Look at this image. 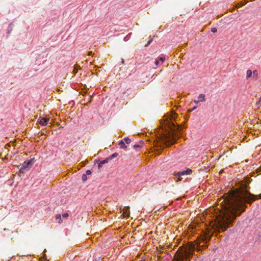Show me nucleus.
I'll use <instances>...</instances> for the list:
<instances>
[{
    "label": "nucleus",
    "mask_w": 261,
    "mask_h": 261,
    "mask_svg": "<svg viewBox=\"0 0 261 261\" xmlns=\"http://www.w3.org/2000/svg\"><path fill=\"white\" fill-rule=\"evenodd\" d=\"M87 174L88 175L91 174V171L90 170H87Z\"/></svg>",
    "instance_id": "f3484780"
},
{
    "label": "nucleus",
    "mask_w": 261,
    "mask_h": 261,
    "mask_svg": "<svg viewBox=\"0 0 261 261\" xmlns=\"http://www.w3.org/2000/svg\"><path fill=\"white\" fill-rule=\"evenodd\" d=\"M159 62L158 60H156L155 62V65L157 66L159 64Z\"/></svg>",
    "instance_id": "aec40b11"
},
{
    "label": "nucleus",
    "mask_w": 261,
    "mask_h": 261,
    "mask_svg": "<svg viewBox=\"0 0 261 261\" xmlns=\"http://www.w3.org/2000/svg\"><path fill=\"white\" fill-rule=\"evenodd\" d=\"M129 210V207H124L122 210V214L121 217L123 218H128L130 214Z\"/></svg>",
    "instance_id": "39448f33"
},
{
    "label": "nucleus",
    "mask_w": 261,
    "mask_h": 261,
    "mask_svg": "<svg viewBox=\"0 0 261 261\" xmlns=\"http://www.w3.org/2000/svg\"><path fill=\"white\" fill-rule=\"evenodd\" d=\"M49 118L47 117H39L38 119V122L42 126H45L47 125Z\"/></svg>",
    "instance_id": "20e7f679"
},
{
    "label": "nucleus",
    "mask_w": 261,
    "mask_h": 261,
    "mask_svg": "<svg viewBox=\"0 0 261 261\" xmlns=\"http://www.w3.org/2000/svg\"><path fill=\"white\" fill-rule=\"evenodd\" d=\"M119 145H120V147L121 148L124 149V148H127V146H126V145L125 144V143L123 141H121L119 143Z\"/></svg>",
    "instance_id": "1a4fd4ad"
},
{
    "label": "nucleus",
    "mask_w": 261,
    "mask_h": 261,
    "mask_svg": "<svg viewBox=\"0 0 261 261\" xmlns=\"http://www.w3.org/2000/svg\"><path fill=\"white\" fill-rule=\"evenodd\" d=\"M44 260H45V258H44L41 259V261H44Z\"/></svg>",
    "instance_id": "4be33fe9"
},
{
    "label": "nucleus",
    "mask_w": 261,
    "mask_h": 261,
    "mask_svg": "<svg viewBox=\"0 0 261 261\" xmlns=\"http://www.w3.org/2000/svg\"><path fill=\"white\" fill-rule=\"evenodd\" d=\"M56 218H57V219H59V222L61 223V222H60V220H61V215H57L56 216Z\"/></svg>",
    "instance_id": "2eb2a0df"
},
{
    "label": "nucleus",
    "mask_w": 261,
    "mask_h": 261,
    "mask_svg": "<svg viewBox=\"0 0 261 261\" xmlns=\"http://www.w3.org/2000/svg\"><path fill=\"white\" fill-rule=\"evenodd\" d=\"M107 162H108V161L103 160V161L101 162V164H105Z\"/></svg>",
    "instance_id": "6ab92c4d"
},
{
    "label": "nucleus",
    "mask_w": 261,
    "mask_h": 261,
    "mask_svg": "<svg viewBox=\"0 0 261 261\" xmlns=\"http://www.w3.org/2000/svg\"><path fill=\"white\" fill-rule=\"evenodd\" d=\"M255 195H224L220 199V207H211L203 215L204 221L198 225L196 222H193L188 226V230L196 229L199 227L202 230L201 234L197 240L182 246L177 251L173 261H189L192 255L195 245L198 250H200L201 243H207L214 232L224 231L231 223L233 220L240 215L245 210L246 203H251L256 199ZM219 204L217 206H218Z\"/></svg>",
    "instance_id": "f257e3e1"
},
{
    "label": "nucleus",
    "mask_w": 261,
    "mask_h": 261,
    "mask_svg": "<svg viewBox=\"0 0 261 261\" xmlns=\"http://www.w3.org/2000/svg\"><path fill=\"white\" fill-rule=\"evenodd\" d=\"M64 218H67L68 217V214L67 213H65L62 215Z\"/></svg>",
    "instance_id": "4468645a"
},
{
    "label": "nucleus",
    "mask_w": 261,
    "mask_h": 261,
    "mask_svg": "<svg viewBox=\"0 0 261 261\" xmlns=\"http://www.w3.org/2000/svg\"><path fill=\"white\" fill-rule=\"evenodd\" d=\"M118 155V153H113L112 156H111V158H115L116 156H117Z\"/></svg>",
    "instance_id": "9b49d317"
},
{
    "label": "nucleus",
    "mask_w": 261,
    "mask_h": 261,
    "mask_svg": "<svg viewBox=\"0 0 261 261\" xmlns=\"http://www.w3.org/2000/svg\"><path fill=\"white\" fill-rule=\"evenodd\" d=\"M192 171L191 169H188L186 170H184L182 171H181V172H178L175 175V176H177L178 177V181H180L181 180V179L179 178V177L181 176V175H189V174H191Z\"/></svg>",
    "instance_id": "7ed1b4c3"
},
{
    "label": "nucleus",
    "mask_w": 261,
    "mask_h": 261,
    "mask_svg": "<svg viewBox=\"0 0 261 261\" xmlns=\"http://www.w3.org/2000/svg\"><path fill=\"white\" fill-rule=\"evenodd\" d=\"M77 67H78V66H75L74 67V71H75V70H76V72H77L76 68Z\"/></svg>",
    "instance_id": "412c9836"
},
{
    "label": "nucleus",
    "mask_w": 261,
    "mask_h": 261,
    "mask_svg": "<svg viewBox=\"0 0 261 261\" xmlns=\"http://www.w3.org/2000/svg\"><path fill=\"white\" fill-rule=\"evenodd\" d=\"M32 160H30L28 161L24 162L23 163L22 168H28L29 167V165L32 164Z\"/></svg>",
    "instance_id": "0eeeda50"
},
{
    "label": "nucleus",
    "mask_w": 261,
    "mask_h": 261,
    "mask_svg": "<svg viewBox=\"0 0 261 261\" xmlns=\"http://www.w3.org/2000/svg\"><path fill=\"white\" fill-rule=\"evenodd\" d=\"M247 2H240V3L236 5V8H240L241 7H242L243 6H244L245 4H247Z\"/></svg>",
    "instance_id": "6e6552de"
},
{
    "label": "nucleus",
    "mask_w": 261,
    "mask_h": 261,
    "mask_svg": "<svg viewBox=\"0 0 261 261\" xmlns=\"http://www.w3.org/2000/svg\"><path fill=\"white\" fill-rule=\"evenodd\" d=\"M217 29L215 28H213L211 29V31L213 32V33H216L217 32Z\"/></svg>",
    "instance_id": "ddd939ff"
},
{
    "label": "nucleus",
    "mask_w": 261,
    "mask_h": 261,
    "mask_svg": "<svg viewBox=\"0 0 261 261\" xmlns=\"http://www.w3.org/2000/svg\"><path fill=\"white\" fill-rule=\"evenodd\" d=\"M47 261H49V260H47Z\"/></svg>",
    "instance_id": "b1692460"
},
{
    "label": "nucleus",
    "mask_w": 261,
    "mask_h": 261,
    "mask_svg": "<svg viewBox=\"0 0 261 261\" xmlns=\"http://www.w3.org/2000/svg\"><path fill=\"white\" fill-rule=\"evenodd\" d=\"M91 53H92V52H91V51H90V52H89L88 55H90L91 54Z\"/></svg>",
    "instance_id": "5701e85b"
},
{
    "label": "nucleus",
    "mask_w": 261,
    "mask_h": 261,
    "mask_svg": "<svg viewBox=\"0 0 261 261\" xmlns=\"http://www.w3.org/2000/svg\"><path fill=\"white\" fill-rule=\"evenodd\" d=\"M198 98V100L194 101L195 103H197L199 101H204L205 100V95L204 94H200Z\"/></svg>",
    "instance_id": "423d86ee"
},
{
    "label": "nucleus",
    "mask_w": 261,
    "mask_h": 261,
    "mask_svg": "<svg viewBox=\"0 0 261 261\" xmlns=\"http://www.w3.org/2000/svg\"><path fill=\"white\" fill-rule=\"evenodd\" d=\"M177 114L172 111L165 115L161 120V128L159 131V141L169 146L175 142L181 135V126L177 125Z\"/></svg>",
    "instance_id": "f03ea898"
},
{
    "label": "nucleus",
    "mask_w": 261,
    "mask_h": 261,
    "mask_svg": "<svg viewBox=\"0 0 261 261\" xmlns=\"http://www.w3.org/2000/svg\"><path fill=\"white\" fill-rule=\"evenodd\" d=\"M160 60L163 63L164 61H165V58L164 57H161L159 58Z\"/></svg>",
    "instance_id": "f8f14e48"
},
{
    "label": "nucleus",
    "mask_w": 261,
    "mask_h": 261,
    "mask_svg": "<svg viewBox=\"0 0 261 261\" xmlns=\"http://www.w3.org/2000/svg\"><path fill=\"white\" fill-rule=\"evenodd\" d=\"M253 74H256V75H257V72L256 70H254L253 72Z\"/></svg>",
    "instance_id": "a211bd4d"
},
{
    "label": "nucleus",
    "mask_w": 261,
    "mask_h": 261,
    "mask_svg": "<svg viewBox=\"0 0 261 261\" xmlns=\"http://www.w3.org/2000/svg\"><path fill=\"white\" fill-rule=\"evenodd\" d=\"M125 141L127 144H128L130 143V140L129 139H125Z\"/></svg>",
    "instance_id": "dca6fc26"
},
{
    "label": "nucleus",
    "mask_w": 261,
    "mask_h": 261,
    "mask_svg": "<svg viewBox=\"0 0 261 261\" xmlns=\"http://www.w3.org/2000/svg\"><path fill=\"white\" fill-rule=\"evenodd\" d=\"M252 72L251 70H248L246 73V76L247 78H249L251 76Z\"/></svg>",
    "instance_id": "9d476101"
}]
</instances>
